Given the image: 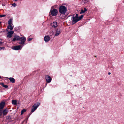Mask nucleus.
Here are the masks:
<instances>
[{
	"label": "nucleus",
	"mask_w": 124,
	"mask_h": 124,
	"mask_svg": "<svg viewBox=\"0 0 124 124\" xmlns=\"http://www.w3.org/2000/svg\"><path fill=\"white\" fill-rule=\"evenodd\" d=\"M8 79L12 83H14L15 82V79L12 78H8Z\"/></svg>",
	"instance_id": "obj_15"
},
{
	"label": "nucleus",
	"mask_w": 124,
	"mask_h": 124,
	"mask_svg": "<svg viewBox=\"0 0 124 124\" xmlns=\"http://www.w3.org/2000/svg\"><path fill=\"white\" fill-rule=\"evenodd\" d=\"M12 103L13 104L16 105L17 104V101L16 100H12Z\"/></svg>",
	"instance_id": "obj_20"
},
{
	"label": "nucleus",
	"mask_w": 124,
	"mask_h": 124,
	"mask_svg": "<svg viewBox=\"0 0 124 124\" xmlns=\"http://www.w3.org/2000/svg\"><path fill=\"white\" fill-rule=\"evenodd\" d=\"M50 40V38L48 36H45L44 38V41L46 42H48Z\"/></svg>",
	"instance_id": "obj_11"
},
{
	"label": "nucleus",
	"mask_w": 124,
	"mask_h": 124,
	"mask_svg": "<svg viewBox=\"0 0 124 124\" xmlns=\"http://www.w3.org/2000/svg\"><path fill=\"white\" fill-rule=\"evenodd\" d=\"M2 43L1 42H0V44H1Z\"/></svg>",
	"instance_id": "obj_31"
},
{
	"label": "nucleus",
	"mask_w": 124,
	"mask_h": 124,
	"mask_svg": "<svg viewBox=\"0 0 124 124\" xmlns=\"http://www.w3.org/2000/svg\"><path fill=\"white\" fill-rule=\"evenodd\" d=\"M94 57H96V55H95V56H94Z\"/></svg>",
	"instance_id": "obj_32"
},
{
	"label": "nucleus",
	"mask_w": 124,
	"mask_h": 124,
	"mask_svg": "<svg viewBox=\"0 0 124 124\" xmlns=\"http://www.w3.org/2000/svg\"><path fill=\"white\" fill-rule=\"evenodd\" d=\"M3 47H0V50H1L3 48Z\"/></svg>",
	"instance_id": "obj_29"
},
{
	"label": "nucleus",
	"mask_w": 124,
	"mask_h": 124,
	"mask_svg": "<svg viewBox=\"0 0 124 124\" xmlns=\"http://www.w3.org/2000/svg\"><path fill=\"white\" fill-rule=\"evenodd\" d=\"M12 5L14 7H15L16 6V4L15 3L12 4Z\"/></svg>",
	"instance_id": "obj_26"
},
{
	"label": "nucleus",
	"mask_w": 124,
	"mask_h": 124,
	"mask_svg": "<svg viewBox=\"0 0 124 124\" xmlns=\"http://www.w3.org/2000/svg\"><path fill=\"white\" fill-rule=\"evenodd\" d=\"M2 110L1 109H0V117L2 115Z\"/></svg>",
	"instance_id": "obj_24"
},
{
	"label": "nucleus",
	"mask_w": 124,
	"mask_h": 124,
	"mask_svg": "<svg viewBox=\"0 0 124 124\" xmlns=\"http://www.w3.org/2000/svg\"><path fill=\"white\" fill-rule=\"evenodd\" d=\"M2 86L5 88H7L8 87V85H5L4 83H2L1 84Z\"/></svg>",
	"instance_id": "obj_22"
},
{
	"label": "nucleus",
	"mask_w": 124,
	"mask_h": 124,
	"mask_svg": "<svg viewBox=\"0 0 124 124\" xmlns=\"http://www.w3.org/2000/svg\"><path fill=\"white\" fill-rule=\"evenodd\" d=\"M83 15H81L79 17H78V21L80 20L81 19H82V18H83Z\"/></svg>",
	"instance_id": "obj_21"
},
{
	"label": "nucleus",
	"mask_w": 124,
	"mask_h": 124,
	"mask_svg": "<svg viewBox=\"0 0 124 124\" xmlns=\"http://www.w3.org/2000/svg\"><path fill=\"white\" fill-rule=\"evenodd\" d=\"M32 38H29L28 39V41H29L31 40H32Z\"/></svg>",
	"instance_id": "obj_28"
},
{
	"label": "nucleus",
	"mask_w": 124,
	"mask_h": 124,
	"mask_svg": "<svg viewBox=\"0 0 124 124\" xmlns=\"http://www.w3.org/2000/svg\"><path fill=\"white\" fill-rule=\"evenodd\" d=\"M62 32L61 29H58L56 31L55 34V36H58Z\"/></svg>",
	"instance_id": "obj_6"
},
{
	"label": "nucleus",
	"mask_w": 124,
	"mask_h": 124,
	"mask_svg": "<svg viewBox=\"0 0 124 124\" xmlns=\"http://www.w3.org/2000/svg\"><path fill=\"white\" fill-rule=\"evenodd\" d=\"M72 21V24H73L78 22V18L74 17H72L71 18Z\"/></svg>",
	"instance_id": "obj_7"
},
{
	"label": "nucleus",
	"mask_w": 124,
	"mask_h": 124,
	"mask_svg": "<svg viewBox=\"0 0 124 124\" xmlns=\"http://www.w3.org/2000/svg\"><path fill=\"white\" fill-rule=\"evenodd\" d=\"M45 78L46 81L48 83H50L52 80L51 78L48 75H46L45 76Z\"/></svg>",
	"instance_id": "obj_4"
},
{
	"label": "nucleus",
	"mask_w": 124,
	"mask_h": 124,
	"mask_svg": "<svg viewBox=\"0 0 124 124\" xmlns=\"http://www.w3.org/2000/svg\"><path fill=\"white\" fill-rule=\"evenodd\" d=\"M21 48L20 46H16L14 47L13 49L15 50H18L20 49Z\"/></svg>",
	"instance_id": "obj_14"
},
{
	"label": "nucleus",
	"mask_w": 124,
	"mask_h": 124,
	"mask_svg": "<svg viewBox=\"0 0 124 124\" xmlns=\"http://www.w3.org/2000/svg\"><path fill=\"white\" fill-rule=\"evenodd\" d=\"M6 16V15H0V17H4Z\"/></svg>",
	"instance_id": "obj_25"
},
{
	"label": "nucleus",
	"mask_w": 124,
	"mask_h": 124,
	"mask_svg": "<svg viewBox=\"0 0 124 124\" xmlns=\"http://www.w3.org/2000/svg\"><path fill=\"white\" fill-rule=\"evenodd\" d=\"M40 104L39 102H37L34 104L32 107L31 110V112H34L39 105Z\"/></svg>",
	"instance_id": "obj_3"
},
{
	"label": "nucleus",
	"mask_w": 124,
	"mask_h": 124,
	"mask_svg": "<svg viewBox=\"0 0 124 124\" xmlns=\"http://www.w3.org/2000/svg\"><path fill=\"white\" fill-rule=\"evenodd\" d=\"M47 85V84L46 83V86Z\"/></svg>",
	"instance_id": "obj_33"
},
{
	"label": "nucleus",
	"mask_w": 124,
	"mask_h": 124,
	"mask_svg": "<svg viewBox=\"0 0 124 124\" xmlns=\"http://www.w3.org/2000/svg\"><path fill=\"white\" fill-rule=\"evenodd\" d=\"M5 105V103L4 102H2L0 103V109H2L4 107Z\"/></svg>",
	"instance_id": "obj_12"
},
{
	"label": "nucleus",
	"mask_w": 124,
	"mask_h": 124,
	"mask_svg": "<svg viewBox=\"0 0 124 124\" xmlns=\"http://www.w3.org/2000/svg\"><path fill=\"white\" fill-rule=\"evenodd\" d=\"M20 39V37L19 36H16L14 37V38L12 40L13 41H15L16 40H18Z\"/></svg>",
	"instance_id": "obj_13"
},
{
	"label": "nucleus",
	"mask_w": 124,
	"mask_h": 124,
	"mask_svg": "<svg viewBox=\"0 0 124 124\" xmlns=\"http://www.w3.org/2000/svg\"><path fill=\"white\" fill-rule=\"evenodd\" d=\"M13 19L11 18L8 21V23L9 25H11L12 24Z\"/></svg>",
	"instance_id": "obj_18"
},
{
	"label": "nucleus",
	"mask_w": 124,
	"mask_h": 124,
	"mask_svg": "<svg viewBox=\"0 0 124 124\" xmlns=\"http://www.w3.org/2000/svg\"><path fill=\"white\" fill-rule=\"evenodd\" d=\"M58 11L56 9H54L52 10H51L49 13V15H50V14L52 16H56L58 13Z\"/></svg>",
	"instance_id": "obj_2"
},
{
	"label": "nucleus",
	"mask_w": 124,
	"mask_h": 124,
	"mask_svg": "<svg viewBox=\"0 0 124 124\" xmlns=\"http://www.w3.org/2000/svg\"><path fill=\"white\" fill-rule=\"evenodd\" d=\"M13 28V26L11 25H9L7 26V29H6V31H8L9 29L10 30H12Z\"/></svg>",
	"instance_id": "obj_10"
},
{
	"label": "nucleus",
	"mask_w": 124,
	"mask_h": 124,
	"mask_svg": "<svg viewBox=\"0 0 124 124\" xmlns=\"http://www.w3.org/2000/svg\"><path fill=\"white\" fill-rule=\"evenodd\" d=\"M19 40L21 41V42L19 43L20 44H23L26 40V38L24 37H22L20 38Z\"/></svg>",
	"instance_id": "obj_5"
},
{
	"label": "nucleus",
	"mask_w": 124,
	"mask_h": 124,
	"mask_svg": "<svg viewBox=\"0 0 124 124\" xmlns=\"http://www.w3.org/2000/svg\"><path fill=\"white\" fill-rule=\"evenodd\" d=\"M51 25L53 27L56 28L58 26L57 22H54L51 23Z\"/></svg>",
	"instance_id": "obj_9"
},
{
	"label": "nucleus",
	"mask_w": 124,
	"mask_h": 124,
	"mask_svg": "<svg viewBox=\"0 0 124 124\" xmlns=\"http://www.w3.org/2000/svg\"><path fill=\"white\" fill-rule=\"evenodd\" d=\"M1 78V77H0V78Z\"/></svg>",
	"instance_id": "obj_34"
},
{
	"label": "nucleus",
	"mask_w": 124,
	"mask_h": 124,
	"mask_svg": "<svg viewBox=\"0 0 124 124\" xmlns=\"http://www.w3.org/2000/svg\"><path fill=\"white\" fill-rule=\"evenodd\" d=\"M14 32L13 31H8V32L7 37L8 38H11L12 37L11 35L13 34Z\"/></svg>",
	"instance_id": "obj_8"
},
{
	"label": "nucleus",
	"mask_w": 124,
	"mask_h": 124,
	"mask_svg": "<svg viewBox=\"0 0 124 124\" xmlns=\"http://www.w3.org/2000/svg\"><path fill=\"white\" fill-rule=\"evenodd\" d=\"M67 10V8L64 6H61L59 8V11L61 14H64L66 12Z\"/></svg>",
	"instance_id": "obj_1"
},
{
	"label": "nucleus",
	"mask_w": 124,
	"mask_h": 124,
	"mask_svg": "<svg viewBox=\"0 0 124 124\" xmlns=\"http://www.w3.org/2000/svg\"><path fill=\"white\" fill-rule=\"evenodd\" d=\"M26 110L25 109H23L22 110L21 112V115H22L23 114V113L26 112Z\"/></svg>",
	"instance_id": "obj_23"
},
{
	"label": "nucleus",
	"mask_w": 124,
	"mask_h": 124,
	"mask_svg": "<svg viewBox=\"0 0 124 124\" xmlns=\"http://www.w3.org/2000/svg\"><path fill=\"white\" fill-rule=\"evenodd\" d=\"M61 18L62 19H64L66 17V16L64 15V14H62V15L61 14L60 15Z\"/></svg>",
	"instance_id": "obj_19"
},
{
	"label": "nucleus",
	"mask_w": 124,
	"mask_h": 124,
	"mask_svg": "<svg viewBox=\"0 0 124 124\" xmlns=\"http://www.w3.org/2000/svg\"><path fill=\"white\" fill-rule=\"evenodd\" d=\"M87 10L85 8H84V9H82L81 11L80 12V14H82L85 12Z\"/></svg>",
	"instance_id": "obj_17"
},
{
	"label": "nucleus",
	"mask_w": 124,
	"mask_h": 124,
	"mask_svg": "<svg viewBox=\"0 0 124 124\" xmlns=\"http://www.w3.org/2000/svg\"><path fill=\"white\" fill-rule=\"evenodd\" d=\"M78 14H76V16L75 17H74L78 18Z\"/></svg>",
	"instance_id": "obj_27"
},
{
	"label": "nucleus",
	"mask_w": 124,
	"mask_h": 124,
	"mask_svg": "<svg viewBox=\"0 0 124 124\" xmlns=\"http://www.w3.org/2000/svg\"><path fill=\"white\" fill-rule=\"evenodd\" d=\"M8 110L7 109L4 110L3 112L2 111V113H3V115H5L7 114Z\"/></svg>",
	"instance_id": "obj_16"
},
{
	"label": "nucleus",
	"mask_w": 124,
	"mask_h": 124,
	"mask_svg": "<svg viewBox=\"0 0 124 124\" xmlns=\"http://www.w3.org/2000/svg\"><path fill=\"white\" fill-rule=\"evenodd\" d=\"M108 74L109 75H110L111 74V73L110 72H109L108 73Z\"/></svg>",
	"instance_id": "obj_30"
}]
</instances>
